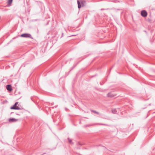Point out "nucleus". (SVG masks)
I'll list each match as a JSON object with an SVG mask.
<instances>
[{
    "mask_svg": "<svg viewBox=\"0 0 155 155\" xmlns=\"http://www.w3.org/2000/svg\"><path fill=\"white\" fill-rule=\"evenodd\" d=\"M141 14L143 17H146L147 15V13L145 10H143L141 12Z\"/></svg>",
    "mask_w": 155,
    "mask_h": 155,
    "instance_id": "20e7f679",
    "label": "nucleus"
},
{
    "mask_svg": "<svg viewBox=\"0 0 155 155\" xmlns=\"http://www.w3.org/2000/svg\"><path fill=\"white\" fill-rule=\"evenodd\" d=\"M18 120L14 118H10L8 120V121L10 122H15L18 121Z\"/></svg>",
    "mask_w": 155,
    "mask_h": 155,
    "instance_id": "39448f33",
    "label": "nucleus"
},
{
    "mask_svg": "<svg viewBox=\"0 0 155 155\" xmlns=\"http://www.w3.org/2000/svg\"><path fill=\"white\" fill-rule=\"evenodd\" d=\"M13 0H8V4L10 5L12 3Z\"/></svg>",
    "mask_w": 155,
    "mask_h": 155,
    "instance_id": "6e6552de",
    "label": "nucleus"
},
{
    "mask_svg": "<svg viewBox=\"0 0 155 155\" xmlns=\"http://www.w3.org/2000/svg\"><path fill=\"white\" fill-rule=\"evenodd\" d=\"M20 36L21 37L24 38H31V35L30 34L28 33H25L22 34Z\"/></svg>",
    "mask_w": 155,
    "mask_h": 155,
    "instance_id": "f03ea898",
    "label": "nucleus"
},
{
    "mask_svg": "<svg viewBox=\"0 0 155 155\" xmlns=\"http://www.w3.org/2000/svg\"><path fill=\"white\" fill-rule=\"evenodd\" d=\"M7 90L9 91H11L12 90L11 86L10 85H8L6 86Z\"/></svg>",
    "mask_w": 155,
    "mask_h": 155,
    "instance_id": "423d86ee",
    "label": "nucleus"
},
{
    "mask_svg": "<svg viewBox=\"0 0 155 155\" xmlns=\"http://www.w3.org/2000/svg\"><path fill=\"white\" fill-rule=\"evenodd\" d=\"M68 140L69 142L70 143H71L72 140H71V139H70L69 138H68Z\"/></svg>",
    "mask_w": 155,
    "mask_h": 155,
    "instance_id": "1a4fd4ad",
    "label": "nucleus"
},
{
    "mask_svg": "<svg viewBox=\"0 0 155 155\" xmlns=\"http://www.w3.org/2000/svg\"><path fill=\"white\" fill-rule=\"evenodd\" d=\"M18 102H16L15 104V105L11 107L10 109H15V110H18L20 109L19 107L17 106V105L18 104Z\"/></svg>",
    "mask_w": 155,
    "mask_h": 155,
    "instance_id": "7ed1b4c3",
    "label": "nucleus"
},
{
    "mask_svg": "<svg viewBox=\"0 0 155 155\" xmlns=\"http://www.w3.org/2000/svg\"><path fill=\"white\" fill-rule=\"evenodd\" d=\"M107 95L108 97H112L115 96V95L111 93H108Z\"/></svg>",
    "mask_w": 155,
    "mask_h": 155,
    "instance_id": "0eeeda50",
    "label": "nucleus"
},
{
    "mask_svg": "<svg viewBox=\"0 0 155 155\" xmlns=\"http://www.w3.org/2000/svg\"><path fill=\"white\" fill-rule=\"evenodd\" d=\"M77 3L78 5V7L80 8L81 7L84 6L86 2L84 0H78Z\"/></svg>",
    "mask_w": 155,
    "mask_h": 155,
    "instance_id": "f257e3e1",
    "label": "nucleus"
}]
</instances>
